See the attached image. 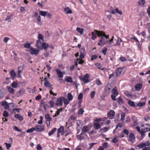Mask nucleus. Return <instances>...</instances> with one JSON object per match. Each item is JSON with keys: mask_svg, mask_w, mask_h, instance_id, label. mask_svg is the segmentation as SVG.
Segmentation results:
<instances>
[{"mask_svg": "<svg viewBox=\"0 0 150 150\" xmlns=\"http://www.w3.org/2000/svg\"><path fill=\"white\" fill-rule=\"evenodd\" d=\"M36 129L35 128V127H32L31 128H30L29 129H28L26 131L27 133H29V132H33Z\"/></svg>", "mask_w": 150, "mask_h": 150, "instance_id": "34", "label": "nucleus"}, {"mask_svg": "<svg viewBox=\"0 0 150 150\" xmlns=\"http://www.w3.org/2000/svg\"><path fill=\"white\" fill-rule=\"evenodd\" d=\"M107 51V48L106 47H105L103 49V50H102V52L104 55H105L106 54Z\"/></svg>", "mask_w": 150, "mask_h": 150, "instance_id": "54", "label": "nucleus"}, {"mask_svg": "<svg viewBox=\"0 0 150 150\" xmlns=\"http://www.w3.org/2000/svg\"><path fill=\"white\" fill-rule=\"evenodd\" d=\"M39 51L38 50L35 48H30V52L32 54L37 55L38 54Z\"/></svg>", "mask_w": 150, "mask_h": 150, "instance_id": "8", "label": "nucleus"}, {"mask_svg": "<svg viewBox=\"0 0 150 150\" xmlns=\"http://www.w3.org/2000/svg\"><path fill=\"white\" fill-rule=\"evenodd\" d=\"M125 70L124 68H117L115 71V73L117 77H119L124 74Z\"/></svg>", "mask_w": 150, "mask_h": 150, "instance_id": "2", "label": "nucleus"}, {"mask_svg": "<svg viewBox=\"0 0 150 150\" xmlns=\"http://www.w3.org/2000/svg\"><path fill=\"white\" fill-rule=\"evenodd\" d=\"M108 143L107 142H105L103 144V147L104 148H106L108 147Z\"/></svg>", "mask_w": 150, "mask_h": 150, "instance_id": "61", "label": "nucleus"}, {"mask_svg": "<svg viewBox=\"0 0 150 150\" xmlns=\"http://www.w3.org/2000/svg\"><path fill=\"white\" fill-rule=\"evenodd\" d=\"M115 11L116 12L120 15H121L122 14V11L121 10H119L117 8L115 9Z\"/></svg>", "mask_w": 150, "mask_h": 150, "instance_id": "51", "label": "nucleus"}, {"mask_svg": "<svg viewBox=\"0 0 150 150\" xmlns=\"http://www.w3.org/2000/svg\"><path fill=\"white\" fill-rule=\"evenodd\" d=\"M37 149L38 150H41L42 147L40 144L38 145Z\"/></svg>", "mask_w": 150, "mask_h": 150, "instance_id": "62", "label": "nucleus"}, {"mask_svg": "<svg viewBox=\"0 0 150 150\" xmlns=\"http://www.w3.org/2000/svg\"><path fill=\"white\" fill-rule=\"evenodd\" d=\"M64 130V127L63 126H62L57 130V132L59 133H60L63 131Z\"/></svg>", "mask_w": 150, "mask_h": 150, "instance_id": "40", "label": "nucleus"}, {"mask_svg": "<svg viewBox=\"0 0 150 150\" xmlns=\"http://www.w3.org/2000/svg\"><path fill=\"white\" fill-rule=\"evenodd\" d=\"M64 11L67 14L71 13H72L71 10L68 7L65 8Z\"/></svg>", "mask_w": 150, "mask_h": 150, "instance_id": "25", "label": "nucleus"}, {"mask_svg": "<svg viewBox=\"0 0 150 150\" xmlns=\"http://www.w3.org/2000/svg\"><path fill=\"white\" fill-rule=\"evenodd\" d=\"M84 83H87L89 82V80L88 79L83 78L81 79Z\"/></svg>", "mask_w": 150, "mask_h": 150, "instance_id": "38", "label": "nucleus"}, {"mask_svg": "<svg viewBox=\"0 0 150 150\" xmlns=\"http://www.w3.org/2000/svg\"><path fill=\"white\" fill-rule=\"evenodd\" d=\"M40 15H41L42 16H45L47 14V12L46 11H40Z\"/></svg>", "mask_w": 150, "mask_h": 150, "instance_id": "46", "label": "nucleus"}, {"mask_svg": "<svg viewBox=\"0 0 150 150\" xmlns=\"http://www.w3.org/2000/svg\"><path fill=\"white\" fill-rule=\"evenodd\" d=\"M100 63L97 62L95 63V65L99 69H100L101 70H103L104 69L103 68H102L101 66H100Z\"/></svg>", "mask_w": 150, "mask_h": 150, "instance_id": "31", "label": "nucleus"}, {"mask_svg": "<svg viewBox=\"0 0 150 150\" xmlns=\"http://www.w3.org/2000/svg\"><path fill=\"white\" fill-rule=\"evenodd\" d=\"M128 104L129 105L132 107H135V105L134 104V102L129 100L128 101Z\"/></svg>", "mask_w": 150, "mask_h": 150, "instance_id": "22", "label": "nucleus"}, {"mask_svg": "<svg viewBox=\"0 0 150 150\" xmlns=\"http://www.w3.org/2000/svg\"><path fill=\"white\" fill-rule=\"evenodd\" d=\"M55 70L57 72V74L59 77L62 78L63 77V74L62 73L60 70L57 69H55Z\"/></svg>", "mask_w": 150, "mask_h": 150, "instance_id": "12", "label": "nucleus"}, {"mask_svg": "<svg viewBox=\"0 0 150 150\" xmlns=\"http://www.w3.org/2000/svg\"><path fill=\"white\" fill-rule=\"evenodd\" d=\"M57 128H53L51 131L49 132V135L50 136L53 134L55 132Z\"/></svg>", "mask_w": 150, "mask_h": 150, "instance_id": "26", "label": "nucleus"}, {"mask_svg": "<svg viewBox=\"0 0 150 150\" xmlns=\"http://www.w3.org/2000/svg\"><path fill=\"white\" fill-rule=\"evenodd\" d=\"M120 60L123 62H125L126 60V59L124 57H120Z\"/></svg>", "mask_w": 150, "mask_h": 150, "instance_id": "60", "label": "nucleus"}, {"mask_svg": "<svg viewBox=\"0 0 150 150\" xmlns=\"http://www.w3.org/2000/svg\"><path fill=\"white\" fill-rule=\"evenodd\" d=\"M4 144L6 145V147L7 149H9L11 147V145L10 143H5Z\"/></svg>", "mask_w": 150, "mask_h": 150, "instance_id": "42", "label": "nucleus"}, {"mask_svg": "<svg viewBox=\"0 0 150 150\" xmlns=\"http://www.w3.org/2000/svg\"><path fill=\"white\" fill-rule=\"evenodd\" d=\"M3 116L5 117H7L8 116V113L7 111H4L3 114Z\"/></svg>", "mask_w": 150, "mask_h": 150, "instance_id": "47", "label": "nucleus"}, {"mask_svg": "<svg viewBox=\"0 0 150 150\" xmlns=\"http://www.w3.org/2000/svg\"><path fill=\"white\" fill-rule=\"evenodd\" d=\"M94 31L97 33V34L98 37L103 36L105 38V39H107L109 38V36L106 35L105 33L102 31H98L95 30Z\"/></svg>", "mask_w": 150, "mask_h": 150, "instance_id": "3", "label": "nucleus"}, {"mask_svg": "<svg viewBox=\"0 0 150 150\" xmlns=\"http://www.w3.org/2000/svg\"><path fill=\"white\" fill-rule=\"evenodd\" d=\"M24 47L25 48H29L30 47V45L29 43H26L25 44Z\"/></svg>", "mask_w": 150, "mask_h": 150, "instance_id": "55", "label": "nucleus"}, {"mask_svg": "<svg viewBox=\"0 0 150 150\" xmlns=\"http://www.w3.org/2000/svg\"><path fill=\"white\" fill-rule=\"evenodd\" d=\"M35 130L37 132H41L44 130V129L42 126L40 125H37L35 127Z\"/></svg>", "mask_w": 150, "mask_h": 150, "instance_id": "9", "label": "nucleus"}, {"mask_svg": "<svg viewBox=\"0 0 150 150\" xmlns=\"http://www.w3.org/2000/svg\"><path fill=\"white\" fill-rule=\"evenodd\" d=\"M96 33L97 34V33H95L94 32H92V39L93 40H95L96 38Z\"/></svg>", "mask_w": 150, "mask_h": 150, "instance_id": "39", "label": "nucleus"}, {"mask_svg": "<svg viewBox=\"0 0 150 150\" xmlns=\"http://www.w3.org/2000/svg\"><path fill=\"white\" fill-rule=\"evenodd\" d=\"M118 102L120 105L123 103V100L121 97H119L118 100Z\"/></svg>", "mask_w": 150, "mask_h": 150, "instance_id": "41", "label": "nucleus"}, {"mask_svg": "<svg viewBox=\"0 0 150 150\" xmlns=\"http://www.w3.org/2000/svg\"><path fill=\"white\" fill-rule=\"evenodd\" d=\"M49 103L50 106L51 107H53L54 106V103L52 101H50L49 102Z\"/></svg>", "mask_w": 150, "mask_h": 150, "instance_id": "64", "label": "nucleus"}, {"mask_svg": "<svg viewBox=\"0 0 150 150\" xmlns=\"http://www.w3.org/2000/svg\"><path fill=\"white\" fill-rule=\"evenodd\" d=\"M115 113L113 110H110L107 113L108 117L110 119H112V117L115 115Z\"/></svg>", "mask_w": 150, "mask_h": 150, "instance_id": "7", "label": "nucleus"}, {"mask_svg": "<svg viewBox=\"0 0 150 150\" xmlns=\"http://www.w3.org/2000/svg\"><path fill=\"white\" fill-rule=\"evenodd\" d=\"M38 40H41L43 41L44 39V37L42 34H38Z\"/></svg>", "mask_w": 150, "mask_h": 150, "instance_id": "37", "label": "nucleus"}, {"mask_svg": "<svg viewBox=\"0 0 150 150\" xmlns=\"http://www.w3.org/2000/svg\"><path fill=\"white\" fill-rule=\"evenodd\" d=\"M146 132V131H145L143 129H142L141 130V131L139 133L141 134V136L142 137V139L144 136V133Z\"/></svg>", "mask_w": 150, "mask_h": 150, "instance_id": "30", "label": "nucleus"}, {"mask_svg": "<svg viewBox=\"0 0 150 150\" xmlns=\"http://www.w3.org/2000/svg\"><path fill=\"white\" fill-rule=\"evenodd\" d=\"M109 129V127H103V128H101L100 129V132H107Z\"/></svg>", "mask_w": 150, "mask_h": 150, "instance_id": "17", "label": "nucleus"}, {"mask_svg": "<svg viewBox=\"0 0 150 150\" xmlns=\"http://www.w3.org/2000/svg\"><path fill=\"white\" fill-rule=\"evenodd\" d=\"M117 96L114 95H112L111 96V97L112 99L114 100H115L116 99V97Z\"/></svg>", "mask_w": 150, "mask_h": 150, "instance_id": "63", "label": "nucleus"}, {"mask_svg": "<svg viewBox=\"0 0 150 150\" xmlns=\"http://www.w3.org/2000/svg\"><path fill=\"white\" fill-rule=\"evenodd\" d=\"M146 146V144L145 143H142L141 144H139L136 147H139V149L142 148L144 149Z\"/></svg>", "mask_w": 150, "mask_h": 150, "instance_id": "15", "label": "nucleus"}, {"mask_svg": "<svg viewBox=\"0 0 150 150\" xmlns=\"http://www.w3.org/2000/svg\"><path fill=\"white\" fill-rule=\"evenodd\" d=\"M100 125L98 123H95L94 124V128L96 130H98L100 128Z\"/></svg>", "mask_w": 150, "mask_h": 150, "instance_id": "19", "label": "nucleus"}, {"mask_svg": "<svg viewBox=\"0 0 150 150\" xmlns=\"http://www.w3.org/2000/svg\"><path fill=\"white\" fill-rule=\"evenodd\" d=\"M145 102H139L137 103V105L139 107H141L145 105Z\"/></svg>", "mask_w": 150, "mask_h": 150, "instance_id": "36", "label": "nucleus"}, {"mask_svg": "<svg viewBox=\"0 0 150 150\" xmlns=\"http://www.w3.org/2000/svg\"><path fill=\"white\" fill-rule=\"evenodd\" d=\"M112 92L114 95L117 96L118 95V92L116 87H114L113 88L112 90Z\"/></svg>", "mask_w": 150, "mask_h": 150, "instance_id": "16", "label": "nucleus"}, {"mask_svg": "<svg viewBox=\"0 0 150 150\" xmlns=\"http://www.w3.org/2000/svg\"><path fill=\"white\" fill-rule=\"evenodd\" d=\"M80 54H85L86 52L85 48L84 47H82L81 48L80 51Z\"/></svg>", "mask_w": 150, "mask_h": 150, "instance_id": "35", "label": "nucleus"}, {"mask_svg": "<svg viewBox=\"0 0 150 150\" xmlns=\"http://www.w3.org/2000/svg\"><path fill=\"white\" fill-rule=\"evenodd\" d=\"M129 139H128V141L133 143L135 140V138L134 134L132 133H130L129 134Z\"/></svg>", "mask_w": 150, "mask_h": 150, "instance_id": "6", "label": "nucleus"}, {"mask_svg": "<svg viewBox=\"0 0 150 150\" xmlns=\"http://www.w3.org/2000/svg\"><path fill=\"white\" fill-rule=\"evenodd\" d=\"M118 141V139H117V137H115L112 140V142L114 143H116Z\"/></svg>", "mask_w": 150, "mask_h": 150, "instance_id": "45", "label": "nucleus"}, {"mask_svg": "<svg viewBox=\"0 0 150 150\" xmlns=\"http://www.w3.org/2000/svg\"><path fill=\"white\" fill-rule=\"evenodd\" d=\"M35 46L38 49L40 50H41L43 49H46L47 48L45 43H42L41 41L39 40H37Z\"/></svg>", "mask_w": 150, "mask_h": 150, "instance_id": "1", "label": "nucleus"}, {"mask_svg": "<svg viewBox=\"0 0 150 150\" xmlns=\"http://www.w3.org/2000/svg\"><path fill=\"white\" fill-rule=\"evenodd\" d=\"M25 92V90L23 88H21L19 90L18 92L17 93V95L18 97L20 95H22L24 94Z\"/></svg>", "mask_w": 150, "mask_h": 150, "instance_id": "10", "label": "nucleus"}, {"mask_svg": "<svg viewBox=\"0 0 150 150\" xmlns=\"http://www.w3.org/2000/svg\"><path fill=\"white\" fill-rule=\"evenodd\" d=\"M13 128L16 131L18 132H21L22 131L21 130L19 129V128L16 126H13Z\"/></svg>", "mask_w": 150, "mask_h": 150, "instance_id": "53", "label": "nucleus"}, {"mask_svg": "<svg viewBox=\"0 0 150 150\" xmlns=\"http://www.w3.org/2000/svg\"><path fill=\"white\" fill-rule=\"evenodd\" d=\"M65 79L66 81L67 82L72 83H73L72 78L71 77L69 76H66L65 77Z\"/></svg>", "mask_w": 150, "mask_h": 150, "instance_id": "14", "label": "nucleus"}, {"mask_svg": "<svg viewBox=\"0 0 150 150\" xmlns=\"http://www.w3.org/2000/svg\"><path fill=\"white\" fill-rule=\"evenodd\" d=\"M117 77L115 76V73H113L112 74H110L109 79H112L113 81L117 80Z\"/></svg>", "mask_w": 150, "mask_h": 150, "instance_id": "11", "label": "nucleus"}, {"mask_svg": "<svg viewBox=\"0 0 150 150\" xmlns=\"http://www.w3.org/2000/svg\"><path fill=\"white\" fill-rule=\"evenodd\" d=\"M8 92L14 94V93L15 91V90L11 87H8Z\"/></svg>", "mask_w": 150, "mask_h": 150, "instance_id": "20", "label": "nucleus"}, {"mask_svg": "<svg viewBox=\"0 0 150 150\" xmlns=\"http://www.w3.org/2000/svg\"><path fill=\"white\" fill-rule=\"evenodd\" d=\"M10 74L12 78V79L13 80H14L16 75V74L14 70H12L10 71Z\"/></svg>", "mask_w": 150, "mask_h": 150, "instance_id": "13", "label": "nucleus"}, {"mask_svg": "<svg viewBox=\"0 0 150 150\" xmlns=\"http://www.w3.org/2000/svg\"><path fill=\"white\" fill-rule=\"evenodd\" d=\"M145 1L144 0H139L138 1L139 5L142 6H143L144 5Z\"/></svg>", "mask_w": 150, "mask_h": 150, "instance_id": "27", "label": "nucleus"}, {"mask_svg": "<svg viewBox=\"0 0 150 150\" xmlns=\"http://www.w3.org/2000/svg\"><path fill=\"white\" fill-rule=\"evenodd\" d=\"M70 101L69 100L65 99L64 98V100L63 101H64V104L66 105H67L69 103Z\"/></svg>", "mask_w": 150, "mask_h": 150, "instance_id": "44", "label": "nucleus"}, {"mask_svg": "<svg viewBox=\"0 0 150 150\" xmlns=\"http://www.w3.org/2000/svg\"><path fill=\"white\" fill-rule=\"evenodd\" d=\"M67 98L69 100H71L73 98V96L71 93H69L67 95Z\"/></svg>", "mask_w": 150, "mask_h": 150, "instance_id": "32", "label": "nucleus"}, {"mask_svg": "<svg viewBox=\"0 0 150 150\" xmlns=\"http://www.w3.org/2000/svg\"><path fill=\"white\" fill-rule=\"evenodd\" d=\"M14 117L19 119L20 121H22L23 120V117L18 114H16L14 115Z\"/></svg>", "mask_w": 150, "mask_h": 150, "instance_id": "21", "label": "nucleus"}, {"mask_svg": "<svg viewBox=\"0 0 150 150\" xmlns=\"http://www.w3.org/2000/svg\"><path fill=\"white\" fill-rule=\"evenodd\" d=\"M89 130L88 127L87 126H84L83 128L82 131L85 133L87 132Z\"/></svg>", "mask_w": 150, "mask_h": 150, "instance_id": "24", "label": "nucleus"}, {"mask_svg": "<svg viewBox=\"0 0 150 150\" xmlns=\"http://www.w3.org/2000/svg\"><path fill=\"white\" fill-rule=\"evenodd\" d=\"M125 113L122 112L121 114V120H123L125 118Z\"/></svg>", "mask_w": 150, "mask_h": 150, "instance_id": "49", "label": "nucleus"}, {"mask_svg": "<svg viewBox=\"0 0 150 150\" xmlns=\"http://www.w3.org/2000/svg\"><path fill=\"white\" fill-rule=\"evenodd\" d=\"M96 93L95 91H93L91 92L90 94L91 98H94Z\"/></svg>", "mask_w": 150, "mask_h": 150, "instance_id": "43", "label": "nucleus"}, {"mask_svg": "<svg viewBox=\"0 0 150 150\" xmlns=\"http://www.w3.org/2000/svg\"><path fill=\"white\" fill-rule=\"evenodd\" d=\"M84 112V110L83 108L80 109L78 112L79 114H82Z\"/></svg>", "mask_w": 150, "mask_h": 150, "instance_id": "48", "label": "nucleus"}, {"mask_svg": "<svg viewBox=\"0 0 150 150\" xmlns=\"http://www.w3.org/2000/svg\"><path fill=\"white\" fill-rule=\"evenodd\" d=\"M77 137H78V139L79 140H81L83 139H84V137H82L80 135H77Z\"/></svg>", "mask_w": 150, "mask_h": 150, "instance_id": "58", "label": "nucleus"}, {"mask_svg": "<svg viewBox=\"0 0 150 150\" xmlns=\"http://www.w3.org/2000/svg\"><path fill=\"white\" fill-rule=\"evenodd\" d=\"M64 100V97H61L57 99L56 101V104L57 106H62L63 104L62 101Z\"/></svg>", "mask_w": 150, "mask_h": 150, "instance_id": "4", "label": "nucleus"}, {"mask_svg": "<svg viewBox=\"0 0 150 150\" xmlns=\"http://www.w3.org/2000/svg\"><path fill=\"white\" fill-rule=\"evenodd\" d=\"M18 85V83L16 81L13 82L11 84V86L14 88H16Z\"/></svg>", "mask_w": 150, "mask_h": 150, "instance_id": "33", "label": "nucleus"}, {"mask_svg": "<svg viewBox=\"0 0 150 150\" xmlns=\"http://www.w3.org/2000/svg\"><path fill=\"white\" fill-rule=\"evenodd\" d=\"M83 97V95L82 93H80L79 95L78 96V99L79 100L81 99Z\"/></svg>", "mask_w": 150, "mask_h": 150, "instance_id": "56", "label": "nucleus"}, {"mask_svg": "<svg viewBox=\"0 0 150 150\" xmlns=\"http://www.w3.org/2000/svg\"><path fill=\"white\" fill-rule=\"evenodd\" d=\"M76 30L81 35L83 34V31L84 30L83 28L77 27L76 28Z\"/></svg>", "mask_w": 150, "mask_h": 150, "instance_id": "28", "label": "nucleus"}, {"mask_svg": "<svg viewBox=\"0 0 150 150\" xmlns=\"http://www.w3.org/2000/svg\"><path fill=\"white\" fill-rule=\"evenodd\" d=\"M122 132L124 133V134L127 135H128L129 131L128 130L126 129H125L123 130Z\"/></svg>", "mask_w": 150, "mask_h": 150, "instance_id": "52", "label": "nucleus"}, {"mask_svg": "<svg viewBox=\"0 0 150 150\" xmlns=\"http://www.w3.org/2000/svg\"><path fill=\"white\" fill-rule=\"evenodd\" d=\"M101 37V39L99 41L98 44V45L102 46H103L105 44H106V42H108V41L105 39V38L103 37V36Z\"/></svg>", "mask_w": 150, "mask_h": 150, "instance_id": "5", "label": "nucleus"}, {"mask_svg": "<svg viewBox=\"0 0 150 150\" xmlns=\"http://www.w3.org/2000/svg\"><path fill=\"white\" fill-rule=\"evenodd\" d=\"M142 87V85L140 83H138L135 86V88L137 91H139L141 89Z\"/></svg>", "mask_w": 150, "mask_h": 150, "instance_id": "18", "label": "nucleus"}, {"mask_svg": "<svg viewBox=\"0 0 150 150\" xmlns=\"http://www.w3.org/2000/svg\"><path fill=\"white\" fill-rule=\"evenodd\" d=\"M52 86L53 85H51L49 82L47 81V88L50 91H52V89H53Z\"/></svg>", "mask_w": 150, "mask_h": 150, "instance_id": "29", "label": "nucleus"}, {"mask_svg": "<svg viewBox=\"0 0 150 150\" xmlns=\"http://www.w3.org/2000/svg\"><path fill=\"white\" fill-rule=\"evenodd\" d=\"M97 56L96 55H93L91 57V60L93 61L94 59H96L97 58Z\"/></svg>", "mask_w": 150, "mask_h": 150, "instance_id": "59", "label": "nucleus"}, {"mask_svg": "<svg viewBox=\"0 0 150 150\" xmlns=\"http://www.w3.org/2000/svg\"><path fill=\"white\" fill-rule=\"evenodd\" d=\"M9 39V38L8 37H5L4 38L3 41L5 42L6 43L8 41Z\"/></svg>", "mask_w": 150, "mask_h": 150, "instance_id": "57", "label": "nucleus"}, {"mask_svg": "<svg viewBox=\"0 0 150 150\" xmlns=\"http://www.w3.org/2000/svg\"><path fill=\"white\" fill-rule=\"evenodd\" d=\"M41 104L40 106H41L42 107V106H43V107L44 108V110H46V108L47 107V104H45V102L43 100H42L41 101Z\"/></svg>", "mask_w": 150, "mask_h": 150, "instance_id": "23", "label": "nucleus"}, {"mask_svg": "<svg viewBox=\"0 0 150 150\" xmlns=\"http://www.w3.org/2000/svg\"><path fill=\"white\" fill-rule=\"evenodd\" d=\"M97 143H92L90 144H89V149H91L92 148L93 146L95 144H96Z\"/></svg>", "mask_w": 150, "mask_h": 150, "instance_id": "50", "label": "nucleus"}]
</instances>
